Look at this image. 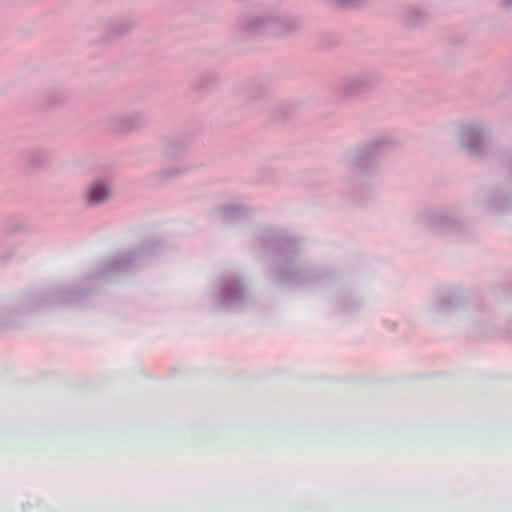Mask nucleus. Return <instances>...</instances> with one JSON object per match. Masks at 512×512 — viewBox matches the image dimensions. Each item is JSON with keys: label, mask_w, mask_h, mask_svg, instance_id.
Returning a JSON list of instances; mask_svg holds the SVG:
<instances>
[{"label": "nucleus", "mask_w": 512, "mask_h": 512, "mask_svg": "<svg viewBox=\"0 0 512 512\" xmlns=\"http://www.w3.org/2000/svg\"><path fill=\"white\" fill-rule=\"evenodd\" d=\"M392 143L390 138H376L350 146L341 153V162L354 171L357 177V186L361 191H367L374 186L373 180L378 174L375 159Z\"/></svg>", "instance_id": "obj_1"}, {"label": "nucleus", "mask_w": 512, "mask_h": 512, "mask_svg": "<svg viewBox=\"0 0 512 512\" xmlns=\"http://www.w3.org/2000/svg\"><path fill=\"white\" fill-rule=\"evenodd\" d=\"M457 145L467 154L484 158L490 154V147L487 142L491 134L490 124L482 119H473L456 123L452 127Z\"/></svg>", "instance_id": "obj_2"}, {"label": "nucleus", "mask_w": 512, "mask_h": 512, "mask_svg": "<svg viewBox=\"0 0 512 512\" xmlns=\"http://www.w3.org/2000/svg\"><path fill=\"white\" fill-rule=\"evenodd\" d=\"M216 215L224 220L254 222L262 219L263 209L242 196L230 195L213 207Z\"/></svg>", "instance_id": "obj_3"}, {"label": "nucleus", "mask_w": 512, "mask_h": 512, "mask_svg": "<svg viewBox=\"0 0 512 512\" xmlns=\"http://www.w3.org/2000/svg\"><path fill=\"white\" fill-rule=\"evenodd\" d=\"M115 186L106 177H97L90 181L84 188L81 199L88 207L101 206L113 199Z\"/></svg>", "instance_id": "obj_4"}, {"label": "nucleus", "mask_w": 512, "mask_h": 512, "mask_svg": "<svg viewBox=\"0 0 512 512\" xmlns=\"http://www.w3.org/2000/svg\"><path fill=\"white\" fill-rule=\"evenodd\" d=\"M273 11L258 10L244 14L240 20L241 28L251 34H272Z\"/></svg>", "instance_id": "obj_5"}, {"label": "nucleus", "mask_w": 512, "mask_h": 512, "mask_svg": "<svg viewBox=\"0 0 512 512\" xmlns=\"http://www.w3.org/2000/svg\"><path fill=\"white\" fill-rule=\"evenodd\" d=\"M376 82L375 75L370 71H361L352 75L342 86L341 92L347 97L355 96L368 89Z\"/></svg>", "instance_id": "obj_6"}, {"label": "nucleus", "mask_w": 512, "mask_h": 512, "mask_svg": "<svg viewBox=\"0 0 512 512\" xmlns=\"http://www.w3.org/2000/svg\"><path fill=\"white\" fill-rule=\"evenodd\" d=\"M143 121L141 113L136 111L122 112L110 115L107 119L109 126L117 131H131L140 126Z\"/></svg>", "instance_id": "obj_7"}, {"label": "nucleus", "mask_w": 512, "mask_h": 512, "mask_svg": "<svg viewBox=\"0 0 512 512\" xmlns=\"http://www.w3.org/2000/svg\"><path fill=\"white\" fill-rule=\"evenodd\" d=\"M298 20L290 15L280 14L273 11L272 34H284L294 31L298 27Z\"/></svg>", "instance_id": "obj_8"}, {"label": "nucleus", "mask_w": 512, "mask_h": 512, "mask_svg": "<svg viewBox=\"0 0 512 512\" xmlns=\"http://www.w3.org/2000/svg\"><path fill=\"white\" fill-rule=\"evenodd\" d=\"M185 169L182 166H170L163 168L156 173V177L161 183H166L184 173Z\"/></svg>", "instance_id": "obj_9"}, {"label": "nucleus", "mask_w": 512, "mask_h": 512, "mask_svg": "<svg viewBox=\"0 0 512 512\" xmlns=\"http://www.w3.org/2000/svg\"><path fill=\"white\" fill-rule=\"evenodd\" d=\"M47 163L46 156L43 153H35L27 161V168L31 170L43 168Z\"/></svg>", "instance_id": "obj_10"}, {"label": "nucleus", "mask_w": 512, "mask_h": 512, "mask_svg": "<svg viewBox=\"0 0 512 512\" xmlns=\"http://www.w3.org/2000/svg\"><path fill=\"white\" fill-rule=\"evenodd\" d=\"M424 18V14L422 11L418 9H411L407 12V20L411 25H416L419 20Z\"/></svg>", "instance_id": "obj_11"}, {"label": "nucleus", "mask_w": 512, "mask_h": 512, "mask_svg": "<svg viewBox=\"0 0 512 512\" xmlns=\"http://www.w3.org/2000/svg\"><path fill=\"white\" fill-rule=\"evenodd\" d=\"M334 3L341 5H357L359 3L364 2L365 0H331Z\"/></svg>", "instance_id": "obj_12"}, {"label": "nucleus", "mask_w": 512, "mask_h": 512, "mask_svg": "<svg viewBox=\"0 0 512 512\" xmlns=\"http://www.w3.org/2000/svg\"><path fill=\"white\" fill-rule=\"evenodd\" d=\"M503 5L512 7V0H502Z\"/></svg>", "instance_id": "obj_13"}, {"label": "nucleus", "mask_w": 512, "mask_h": 512, "mask_svg": "<svg viewBox=\"0 0 512 512\" xmlns=\"http://www.w3.org/2000/svg\"><path fill=\"white\" fill-rule=\"evenodd\" d=\"M438 219H443V213L442 212L438 214Z\"/></svg>", "instance_id": "obj_14"}]
</instances>
